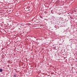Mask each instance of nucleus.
<instances>
[{
  "label": "nucleus",
  "instance_id": "obj_6",
  "mask_svg": "<svg viewBox=\"0 0 77 77\" xmlns=\"http://www.w3.org/2000/svg\"><path fill=\"white\" fill-rule=\"evenodd\" d=\"M28 11H30V10L29 9L28 10H27Z\"/></svg>",
  "mask_w": 77,
  "mask_h": 77
},
{
  "label": "nucleus",
  "instance_id": "obj_2",
  "mask_svg": "<svg viewBox=\"0 0 77 77\" xmlns=\"http://www.w3.org/2000/svg\"><path fill=\"white\" fill-rule=\"evenodd\" d=\"M16 75L15 74L14 75V77H16Z\"/></svg>",
  "mask_w": 77,
  "mask_h": 77
},
{
  "label": "nucleus",
  "instance_id": "obj_3",
  "mask_svg": "<svg viewBox=\"0 0 77 77\" xmlns=\"http://www.w3.org/2000/svg\"><path fill=\"white\" fill-rule=\"evenodd\" d=\"M40 17L41 18H42V17L41 16H40Z\"/></svg>",
  "mask_w": 77,
  "mask_h": 77
},
{
  "label": "nucleus",
  "instance_id": "obj_1",
  "mask_svg": "<svg viewBox=\"0 0 77 77\" xmlns=\"http://www.w3.org/2000/svg\"><path fill=\"white\" fill-rule=\"evenodd\" d=\"M3 71V70H2V69H0V72H2Z\"/></svg>",
  "mask_w": 77,
  "mask_h": 77
},
{
  "label": "nucleus",
  "instance_id": "obj_4",
  "mask_svg": "<svg viewBox=\"0 0 77 77\" xmlns=\"http://www.w3.org/2000/svg\"><path fill=\"white\" fill-rule=\"evenodd\" d=\"M59 14L58 13H57V14ZM60 14H61L60 13L59 14V15H60Z\"/></svg>",
  "mask_w": 77,
  "mask_h": 77
},
{
  "label": "nucleus",
  "instance_id": "obj_5",
  "mask_svg": "<svg viewBox=\"0 0 77 77\" xmlns=\"http://www.w3.org/2000/svg\"><path fill=\"white\" fill-rule=\"evenodd\" d=\"M28 25L29 26V25H30L31 24L30 23H29L28 24Z\"/></svg>",
  "mask_w": 77,
  "mask_h": 77
}]
</instances>
